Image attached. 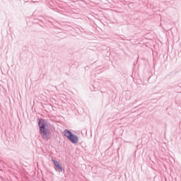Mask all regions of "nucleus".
Here are the masks:
<instances>
[{"instance_id": "nucleus-3", "label": "nucleus", "mask_w": 181, "mask_h": 181, "mask_svg": "<svg viewBox=\"0 0 181 181\" xmlns=\"http://www.w3.org/2000/svg\"><path fill=\"white\" fill-rule=\"evenodd\" d=\"M37 124L39 127V130L45 129L49 128V125L47 124V122L45 119H37Z\"/></svg>"}, {"instance_id": "nucleus-1", "label": "nucleus", "mask_w": 181, "mask_h": 181, "mask_svg": "<svg viewBox=\"0 0 181 181\" xmlns=\"http://www.w3.org/2000/svg\"><path fill=\"white\" fill-rule=\"evenodd\" d=\"M63 134H64V136L67 138V139H69V141L71 142V144H78V136L73 134L71 131L69 129H65L64 130Z\"/></svg>"}, {"instance_id": "nucleus-4", "label": "nucleus", "mask_w": 181, "mask_h": 181, "mask_svg": "<svg viewBox=\"0 0 181 181\" xmlns=\"http://www.w3.org/2000/svg\"><path fill=\"white\" fill-rule=\"evenodd\" d=\"M52 162L54 165V170L56 172L62 173L63 172V166L60 164V163L54 159H52Z\"/></svg>"}, {"instance_id": "nucleus-2", "label": "nucleus", "mask_w": 181, "mask_h": 181, "mask_svg": "<svg viewBox=\"0 0 181 181\" xmlns=\"http://www.w3.org/2000/svg\"><path fill=\"white\" fill-rule=\"evenodd\" d=\"M39 132L42 139H46V141H49V139H50V130L49 129V127L47 129H40Z\"/></svg>"}]
</instances>
